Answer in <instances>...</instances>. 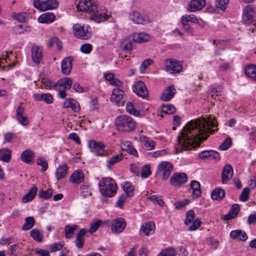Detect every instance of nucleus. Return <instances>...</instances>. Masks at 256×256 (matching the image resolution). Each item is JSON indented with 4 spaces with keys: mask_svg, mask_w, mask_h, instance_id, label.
Masks as SVG:
<instances>
[{
    "mask_svg": "<svg viewBox=\"0 0 256 256\" xmlns=\"http://www.w3.org/2000/svg\"><path fill=\"white\" fill-rule=\"evenodd\" d=\"M216 126L214 118L212 116L192 120L178 136L175 146L176 152H182L199 146L200 142L206 140L210 134L218 130L216 128L212 129Z\"/></svg>",
    "mask_w": 256,
    "mask_h": 256,
    "instance_id": "f257e3e1",
    "label": "nucleus"
},
{
    "mask_svg": "<svg viewBox=\"0 0 256 256\" xmlns=\"http://www.w3.org/2000/svg\"><path fill=\"white\" fill-rule=\"evenodd\" d=\"M76 8L78 11L90 14L91 19L98 23L108 20L110 16L104 12V8L98 7L96 0H80Z\"/></svg>",
    "mask_w": 256,
    "mask_h": 256,
    "instance_id": "f03ea898",
    "label": "nucleus"
},
{
    "mask_svg": "<svg viewBox=\"0 0 256 256\" xmlns=\"http://www.w3.org/2000/svg\"><path fill=\"white\" fill-rule=\"evenodd\" d=\"M136 122L128 115H120L115 120V125L117 130L123 132H130L136 127Z\"/></svg>",
    "mask_w": 256,
    "mask_h": 256,
    "instance_id": "7ed1b4c3",
    "label": "nucleus"
},
{
    "mask_svg": "<svg viewBox=\"0 0 256 256\" xmlns=\"http://www.w3.org/2000/svg\"><path fill=\"white\" fill-rule=\"evenodd\" d=\"M101 194L106 197H112L116 192L117 186L114 180L108 177L102 178L98 183Z\"/></svg>",
    "mask_w": 256,
    "mask_h": 256,
    "instance_id": "20e7f679",
    "label": "nucleus"
},
{
    "mask_svg": "<svg viewBox=\"0 0 256 256\" xmlns=\"http://www.w3.org/2000/svg\"><path fill=\"white\" fill-rule=\"evenodd\" d=\"M88 146L90 152L96 156H107L108 155L106 146L102 142L90 140L88 142Z\"/></svg>",
    "mask_w": 256,
    "mask_h": 256,
    "instance_id": "39448f33",
    "label": "nucleus"
},
{
    "mask_svg": "<svg viewBox=\"0 0 256 256\" xmlns=\"http://www.w3.org/2000/svg\"><path fill=\"white\" fill-rule=\"evenodd\" d=\"M34 8L40 11H46L56 8L58 3L56 0H47L40 2V0H34Z\"/></svg>",
    "mask_w": 256,
    "mask_h": 256,
    "instance_id": "423d86ee",
    "label": "nucleus"
},
{
    "mask_svg": "<svg viewBox=\"0 0 256 256\" xmlns=\"http://www.w3.org/2000/svg\"><path fill=\"white\" fill-rule=\"evenodd\" d=\"M172 170L173 166L171 163L163 161L158 165L156 172L162 176L163 180H165L168 178Z\"/></svg>",
    "mask_w": 256,
    "mask_h": 256,
    "instance_id": "0eeeda50",
    "label": "nucleus"
},
{
    "mask_svg": "<svg viewBox=\"0 0 256 256\" xmlns=\"http://www.w3.org/2000/svg\"><path fill=\"white\" fill-rule=\"evenodd\" d=\"M166 70L170 74H178L182 70L183 66L180 62L176 59H168L165 61Z\"/></svg>",
    "mask_w": 256,
    "mask_h": 256,
    "instance_id": "6e6552de",
    "label": "nucleus"
},
{
    "mask_svg": "<svg viewBox=\"0 0 256 256\" xmlns=\"http://www.w3.org/2000/svg\"><path fill=\"white\" fill-rule=\"evenodd\" d=\"M74 34L76 37L83 40H87L90 37V33L89 31L90 29L88 26H82L76 24L72 27Z\"/></svg>",
    "mask_w": 256,
    "mask_h": 256,
    "instance_id": "1a4fd4ad",
    "label": "nucleus"
},
{
    "mask_svg": "<svg viewBox=\"0 0 256 256\" xmlns=\"http://www.w3.org/2000/svg\"><path fill=\"white\" fill-rule=\"evenodd\" d=\"M188 180L186 174L184 172L174 173L170 179V184L174 187H180Z\"/></svg>",
    "mask_w": 256,
    "mask_h": 256,
    "instance_id": "9d476101",
    "label": "nucleus"
},
{
    "mask_svg": "<svg viewBox=\"0 0 256 256\" xmlns=\"http://www.w3.org/2000/svg\"><path fill=\"white\" fill-rule=\"evenodd\" d=\"M256 12L252 5H247L243 10L242 20L246 24H250L254 21Z\"/></svg>",
    "mask_w": 256,
    "mask_h": 256,
    "instance_id": "9b49d317",
    "label": "nucleus"
},
{
    "mask_svg": "<svg viewBox=\"0 0 256 256\" xmlns=\"http://www.w3.org/2000/svg\"><path fill=\"white\" fill-rule=\"evenodd\" d=\"M133 91L138 96L146 98L148 96V90L144 83L142 81H138L135 83L132 87Z\"/></svg>",
    "mask_w": 256,
    "mask_h": 256,
    "instance_id": "f8f14e48",
    "label": "nucleus"
},
{
    "mask_svg": "<svg viewBox=\"0 0 256 256\" xmlns=\"http://www.w3.org/2000/svg\"><path fill=\"white\" fill-rule=\"evenodd\" d=\"M31 55L32 60L34 63H40L42 58V48L37 44L32 45L31 48Z\"/></svg>",
    "mask_w": 256,
    "mask_h": 256,
    "instance_id": "ddd939ff",
    "label": "nucleus"
},
{
    "mask_svg": "<svg viewBox=\"0 0 256 256\" xmlns=\"http://www.w3.org/2000/svg\"><path fill=\"white\" fill-rule=\"evenodd\" d=\"M126 226V223L123 218H117L112 222V230L114 232L119 234L124 230Z\"/></svg>",
    "mask_w": 256,
    "mask_h": 256,
    "instance_id": "4468645a",
    "label": "nucleus"
},
{
    "mask_svg": "<svg viewBox=\"0 0 256 256\" xmlns=\"http://www.w3.org/2000/svg\"><path fill=\"white\" fill-rule=\"evenodd\" d=\"M25 108L20 104L16 110V120L22 126H27L29 124V120L26 116L23 115Z\"/></svg>",
    "mask_w": 256,
    "mask_h": 256,
    "instance_id": "2eb2a0df",
    "label": "nucleus"
},
{
    "mask_svg": "<svg viewBox=\"0 0 256 256\" xmlns=\"http://www.w3.org/2000/svg\"><path fill=\"white\" fill-rule=\"evenodd\" d=\"M124 94V92L122 89L118 88H114L112 92L110 100L112 102H114L116 104H120L122 103V100Z\"/></svg>",
    "mask_w": 256,
    "mask_h": 256,
    "instance_id": "dca6fc26",
    "label": "nucleus"
},
{
    "mask_svg": "<svg viewBox=\"0 0 256 256\" xmlns=\"http://www.w3.org/2000/svg\"><path fill=\"white\" fill-rule=\"evenodd\" d=\"M199 157L202 159L209 158L210 160H218L220 159L219 154L214 150H204L199 154Z\"/></svg>",
    "mask_w": 256,
    "mask_h": 256,
    "instance_id": "f3484780",
    "label": "nucleus"
},
{
    "mask_svg": "<svg viewBox=\"0 0 256 256\" xmlns=\"http://www.w3.org/2000/svg\"><path fill=\"white\" fill-rule=\"evenodd\" d=\"M233 168L230 164H226L224 168L222 176V184H226L232 178L233 175Z\"/></svg>",
    "mask_w": 256,
    "mask_h": 256,
    "instance_id": "a211bd4d",
    "label": "nucleus"
},
{
    "mask_svg": "<svg viewBox=\"0 0 256 256\" xmlns=\"http://www.w3.org/2000/svg\"><path fill=\"white\" fill-rule=\"evenodd\" d=\"M206 4L205 0H192L189 4L188 8L190 12H193L202 9Z\"/></svg>",
    "mask_w": 256,
    "mask_h": 256,
    "instance_id": "6ab92c4d",
    "label": "nucleus"
},
{
    "mask_svg": "<svg viewBox=\"0 0 256 256\" xmlns=\"http://www.w3.org/2000/svg\"><path fill=\"white\" fill-rule=\"evenodd\" d=\"M72 58L71 56L65 58L62 62V72L66 75L70 74L72 68Z\"/></svg>",
    "mask_w": 256,
    "mask_h": 256,
    "instance_id": "aec40b11",
    "label": "nucleus"
},
{
    "mask_svg": "<svg viewBox=\"0 0 256 256\" xmlns=\"http://www.w3.org/2000/svg\"><path fill=\"white\" fill-rule=\"evenodd\" d=\"M176 92V90L173 85H171L167 88L163 92L161 99L163 101H168L172 99Z\"/></svg>",
    "mask_w": 256,
    "mask_h": 256,
    "instance_id": "412c9836",
    "label": "nucleus"
},
{
    "mask_svg": "<svg viewBox=\"0 0 256 256\" xmlns=\"http://www.w3.org/2000/svg\"><path fill=\"white\" fill-rule=\"evenodd\" d=\"M56 20V16L52 12H46L41 14L38 18V22L42 24H50Z\"/></svg>",
    "mask_w": 256,
    "mask_h": 256,
    "instance_id": "4be33fe9",
    "label": "nucleus"
},
{
    "mask_svg": "<svg viewBox=\"0 0 256 256\" xmlns=\"http://www.w3.org/2000/svg\"><path fill=\"white\" fill-rule=\"evenodd\" d=\"M230 236L232 239L238 238L242 241H246L248 239L246 232L241 230H232L230 233Z\"/></svg>",
    "mask_w": 256,
    "mask_h": 256,
    "instance_id": "5701e85b",
    "label": "nucleus"
},
{
    "mask_svg": "<svg viewBox=\"0 0 256 256\" xmlns=\"http://www.w3.org/2000/svg\"><path fill=\"white\" fill-rule=\"evenodd\" d=\"M239 210V205L236 204H234L232 206L229 213L224 216V220H229L234 218L238 214Z\"/></svg>",
    "mask_w": 256,
    "mask_h": 256,
    "instance_id": "b1692460",
    "label": "nucleus"
},
{
    "mask_svg": "<svg viewBox=\"0 0 256 256\" xmlns=\"http://www.w3.org/2000/svg\"><path fill=\"white\" fill-rule=\"evenodd\" d=\"M154 224L152 222L143 224L140 228V232H142L146 236H149L154 232Z\"/></svg>",
    "mask_w": 256,
    "mask_h": 256,
    "instance_id": "393cba45",
    "label": "nucleus"
},
{
    "mask_svg": "<svg viewBox=\"0 0 256 256\" xmlns=\"http://www.w3.org/2000/svg\"><path fill=\"white\" fill-rule=\"evenodd\" d=\"M34 158V152L30 150H24L21 154L20 158L26 164L30 163Z\"/></svg>",
    "mask_w": 256,
    "mask_h": 256,
    "instance_id": "a878e982",
    "label": "nucleus"
},
{
    "mask_svg": "<svg viewBox=\"0 0 256 256\" xmlns=\"http://www.w3.org/2000/svg\"><path fill=\"white\" fill-rule=\"evenodd\" d=\"M190 186L192 190V196L194 198H198L200 196L201 190L200 183L196 180H192Z\"/></svg>",
    "mask_w": 256,
    "mask_h": 256,
    "instance_id": "bb28decb",
    "label": "nucleus"
},
{
    "mask_svg": "<svg viewBox=\"0 0 256 256\" xmlns=\"http://www.w3.org/2000/svg\"><path fill=\"white\" fill-rule=\"evenodd\" d=\"M38 191V188L33 186L30 190L22 198V202L24 203L32 200L35 197Z\"/></svg>",
    "mask_w": 256,
    "mask_h": 256,
    "instance_id": "cd10ccee",
    "label": "nucleus"
},
{
    "mask_svg": "<svg viewBox=\"0 0 256 256\" xmlns=\"http://www.w3.org/2000/svg\"><path fill=\"white\" fill-rule=\"evenodd\" d=\"M72 85V80L69 78H65L59 80L57 84H54V87L60 86L62 87L64 90H69Z\"/></svg>",
    "mask_w": 256,
    "mask_h": 256,
    "instance_id": "c85d7f7f",
    "label": "nucleus"
},
{
    "mask_svg": "<svg viewBox=\"0 0 256 256\" xmlns=\"http://www.w3.org/2000/svg\"><path fill=\"white\" fill-rule=\"evenodd\" d=\"M84 175L81 170L75 171L72 175L70 180L73 183H80L84 180Z\"/></svg>",
    "mask_w": 256,
    "mask_h": 256,
    "instance_id": "c756f323",
    "label": "nucleus"
},
{
    "mask_svg": "<svg viewBox=\"0 0 256 256\" xmlns=\"http://www.w3.org/2000/svg\"><path fill=\"white\" fill-rule=\"evenodd\" d=\"M68 166H67L64 164H62L56 170V176L58 180H60L64 178L68 172Z\"/></svg>",
    "mask_w": 256,
    "mask_h": 256,
    "instance_id": "7c9ffc66",
    "label": "nucleus"
},
{
    "mask_svg": "<svg viewBox=\"0 0 256 256\" xmlns=\"http://www.w3.org/2000/svg\"><path fill=\"white\" fill-rule=\"evenodd\" d=\"M245 73L252 80L256 81V65L251 64L246 66Z\"/></svg>",
    "mask_w": 256,
    "mask_h": 256,
    "instance_id": "2f4dec72",
    "label": "nucleus"
},
{
    "mask_svg": "<svg viewBox=\"0 0 256 256\" xmlns=\"http://www.w3.org/2000/svg\"><path fill=\"white\" fill-rule=\"evenodd\" d=\"M124 158L122 154L120 153L116 155H114L111 158L108 162L106 164V167L108 170H110L112 166L115 164L120 162Z\"/></svg>",
    "mask_w": 256,
    "mask_h": 256,
    "instance_id": "473e14b6",
    "label": "nucleus"
},
{
    "mask_svg": "<svg viewBox=\"0 0 256 256\" xmlns=\"http://www.w3.org/2000/svg\"><path fill=\"white\" fill-rule=\"evenodd\" d=\"M150 36L145 33L134 34L133 40L138 43H142L149 40Z\"/></svg>",
    "mask_w": 256,
    "mask_h": 256,
    "instance_id": "72a5a7b5",
    "label": "nucleus"
},
{
    "mask_svg": "<svg viewBox=\"0 0 256 256\" xmlns=\"http://www.w3.org/2000/svg\"><path fill=\"white\" fill-rule=\"evenodd\" d=\"M31 28L30 26L24 24H19L14 28V33L16 35H20L29 32Z\"/></svg>",
    "mask_w": 256,
    "mask_h": 256,
    "instance_id": "f704fd0d",
    "label": "nucleus"
},
{
    "mask_svg": "<svg viewBox=\"0 0 256 256\" xmlns=\"http://www.w3.org/2000/svg\"><path fill=\"white\" fill-rule=\"evenodd\" d=\"M12 152L8 148H4L0 150V160L4 162H8L11 158Z\"/></svg>",
    "mask_w": 256,
    "mask_h": 256,
    "instance_id": "c9c22d12",
    "label": "nucleus"
},
{
    "mask_svg": "<svg viewBox=\"0 0 256 256\" xmlns=\"http://www.w3.org/2000/svg\"><path fill=\"white\" fill-rule=\"evenodd\" d=\"M225 196V192L220 188H216L214 189L212 192V198L215 200H220Z\"/></svg>",
    "mask_w": 256,
    "mask_h": 256,
    "instance_id": "e433bc0d",
    "label": "nucleus"
},
{
    "mask_svg": "<svg viewBox=\"0 0 256 256\" xmlns=\"http://www.w3.org/2000/svg\"><path fill=\"white\" fill-rule=\"evenodd\" d=\"M12 16L13 19L18 20L19 22H25L28 20V14L26 12L12 14Z\"/></svg>",
    "mask_w": 256,
    "mask_h": 256,
    "instance_id": "4c0bfd02",
    "label": "nucleus"
},
{
    "mask_svg": "<svg viewBox=\"0 0 256 256\" xmlns=\"http://www.w3.org/2000/svg\"><path fill=\"white\" fill-rule=\"evenodd\" d=\"M30 236L34 240L38 242H42L43 240V234L42 232L36 228L31 230Z\"/></svg>",
    "mask_w": 256,
    "mask_h": 256,
    "instance_id": "58836bf2",
    "label": "nucleus"
},
{
    "mask_svg": "<svg viewBox=\"0 0 256 256\" xmlns=\"http://www.w3.org/2000/svg\"><path fill=\"white\" fill-rule=\"evenodd\" d=\"M122 188L124 192H125L126 196H132L134 194V186H132L131 184L129 182H124L122 185Z\"/></svg>",
    "mask_w": 256,
    "mask_h": 256,
    "instance_id": "ea45409f",
    "label": "nucleus"
},
{
    "mask_svg": "<svg viewBox=\"0 0 256 256\" xmlns=\"http://www.w3.org/2000/svg\"><path fill=\"white\" fill-rule=\"evenodd\" d=\"M35 220L33 217L28 216L25 218V222L22 230H27L30 229L34 224Z\"/></svg>",
    "mask_w": 256,
    "mask_h": 256,
    "instance_id": "a19ab883",
    "label": "nucleus"
},
{
    "mask_svg": "<svg viewBox=\"0 0 256 256\" xmlns=\"http://www.w3.org/2000/svg\"><path fill=\"white\" fill-rule=\"evenodd\" d=\"M130 18L134 22L137 24H144V21L140 14L137 12H132L130 15Z\"/></svg>",
    "mask_w": 256,
    "mask_h": 256,
    "instance_id": "79ce46f5",
    "label": "nucleus"
},
{
    "mask_svg": "<svg viewBox=\"0 0 256 256\" xmlns=\"http://www.w3.org/2000/svg\"><path fill=\"white\" fill-rule=\"evenodd\" d=\"M78 226L73 224L72 226L67 225L65 228L66 237L67 238H72L73 236L74 231L76 230Z\"/></svg>",
    "mask_w": 256,
    "mask_h": 256,
    "instance_id": "37998d69",
    "label": "nucleus"
},
{
    "mask_svg": "<svg viewBox=\"0 0 256 256\" xmlns=\"http://www.w3.org/2000/svg\"><path fill=\"white\" fill-rule=\"evenodd\" d=\"M48 44L50 47L56 46L58 50H61L62 48V42L56 37L51 38L48 42Z\"/></svg>",
    "mask_w": 256,
    "mask_h": 256,
    "instance_id": "c03bdc74",
    "label": "nucleus"
},
{
    "mask_svg": "<svg viewBox=\"0 0 256 256\" xmlns=\"http://www.w3.org/2000/svg\"><path fill=\"white\" fill-rule=\"evenodd\" d=\"M176 252L174 248H169L163 250L158 256H176Z\"/></svg>",
    "mask_w": 256,
    "mask_h": 256,
    "instance_id": "a18cd8bd",
    "label": "nucleus"
},
{
    "mask_svg": "<svg viewBox=\"0 0 256 256\" xmlns=\"http://www.w3.org/2000/svg\"><path fill=\"white\" fill-rule=\"evenodd\" d=\"M229 0H216V6L217 8L224 10L228 6Z\"/></svg>",
    "mask_w": 256,
    "mask_h": 256,
    "instance_id": "49530a36",
    "label": "nucleus"
},
{
    "mask_svg": "<svg viewBox=\"0 0 256 256\" xmlns=\"http://www.w3.org/2000/svg\"><path fill=\"white\" fill-rule=\"evenodd\" d=\"M126 110L128 113L134 115L138 116L139 112L134 108V106L131 102H128L126 105Z\"/></svg>",
    "mask_w": 256,
    "mask_h": 256,
    "instance_id": "de8ad7c7",
    "label": "nucleus"
},
{
    "mask_svg": "<svg viewBox=\"0 0 256 256\" xmlns=\"http://www.w3.org/2000/svg\"><path fill=\"white\" fill-rule=\"evenodd\" d=\"M52 195V189H48L46 190H41L38 193L40 197L46 200L50 198Z\"/></svg>",
    "mask_w": 256,
    "mask_h": 256,
    "instance_id": "09e8293b",
    "label": "nucleus"
},
{
    "mask_svg": "<svg viewBox=\"0 0 256 256\" xmlns=\"http://www.w3.org/2000/svg\"><path fill=\"white\" fill-rule=\"evenodd\" d=\"M92 46L91 44L86 43L80 46V50L84 54H88L92 52Z\"/></svg>",
    "mask_w": 256,
    "mask_h": 256,
    "instance_id": "8fccbe9b",
    "label": "nucleus"
},
{
    "mask_svg": "<svg viewBox=\"0 0 256 256\" xmlns=\"http://www.w3.org/2000/svg\"><path fill=\"white\" fill-rule=\"evenodd\" d=\"M181 22L186 32L189 34H192L194 32V29L190 27L188 22H186V20H184L181 18Z\"/></svg>",
    "mask_w": 256,
    "mask_h": 256,
    "instance_id": "3c124183",
    "label": "nucleus"
},
{
    "mask_svg": "<svg viewBox=\"0 0 256 256\" xmlns=\"http://www.w3.org/2000/svg\"><path fill=\"white\" fill-rule=\"evenodd\" d=\"M162 111L168 114H173L176 112V109L173 105L168 104L163 106Z\"/></svg>",
    "mask_w": 256,
    "mask_h": 256,
    "instance_id": "603ef678",
    "label": "nucleus"
},
{
    "mask_svg": "<svg viewBox=\"0 0 256 256\" xmlns=\"http://www.w3.org/2000/svg\"><path fill=\"white\" fill-rule=\"evenodd\" d=\"M250 192V190L248 188H245L242 190V191L240 196V200L242 202H246V200H248Z\"/></svg>",
    "mask_w": 256,
    "mask_h": 256,
    "instance_id": "864d4df0",
    "label": "nucleus"
},
{
    "mask_svg": "<svg viewBox=\"0 0 256 256\" xmlns=\"http://www.w3.org/2000/svg\"><path fill=\"white\" fill-rule=\"evenodd\" d=\"M194 218V213L193 210H189L186 213V216L184 221V224L186 225L190 224Z\"/></svg>",
    "mask_w": 256,
    "mask_h": 256,
    "instance_id": "5fc2aeb1",
    "label": "nucleus"
},
{
    "mask_svg": "<svg viewBox=\"0 0 256 256\" xmlns=\"http://www.w3.org/2000/svg\"><path fill=\"white\" fill-rule=\"evenodd\" d=\"M36 163L38 165L42 167V171L45 172L46 170L48 168V162L42 158H38L37 159Z\"/></svg>",
    "mask_w": 256,
    "mask_h": 256,
    "instance_id": "6e6d98bb",
    "label": "nucleus"
},
{
    "mask_svg": "<svg viewBox=\"0 0 256 256\" xmlns=\"http://www.w3.org/2000/svg\"><path fill=\"white\" fill-rule=\"evenodd\" d=\"M149 199L154 204H158L160 206H162L164 204V202L160 198L156 195L150 196Z\"/></svg>",
    "mask_w": 256,
    "mask_h": 256,
    "instance_id": "4d7b16f0",
    "label": "nucleus"
},
{
    "mask_svg": "<svg viewBox=\"0 0 256 256\" xmlns=\"http://www.w3.org/2000/svg\"><path fill=\"white\" fill-rule=\"evenodd\" d=\"M181 18L184 20H186V22H190L192 23H196V22H198V18L195 15L192 14L190 15H184Z\"/></svg>",
    "mask_w": 256,
    "mask_h": 256,
    "instance_id": "13d9d810",
    "label": "nucleus"
},
{
    "mask_svg": "<svg viewBox=\"0 0 256 256\" xmlns=\"http://www.w3.org/2000/svg\"><path fill=\"white\" fill-rule=\"evenodd\" d=\"M232 144V140L230 138H226L222 144L220 146L221 150H228Z\"/></svg>",
    "mask_w": 256,
    "mask_h": 256,
    "instance_id": "bf43d9fd",
    "label": "nucleus"
},
{
    "mask_svg": "<svg viewBox=\"0 0 256 256\" xmlns=\"http://www.w3.org/2000/svg\"><path fill=\"white\" fill-rule=\"evenodd\" d=\"M189 200L188 199H184L182 201H178L174 203L176 208L178 210L182 209L184 206L188 204Z\"/></svg>",
    "mask_w": 256,
    "mask_h": 256,
    "instance_id": "052dcab7",
    "label": "nucleus"
},
{
    "mask_svg": "<svg viewBox=\"0 0 256 256\" xmlns=\"http://www.w3.org/2000/svg\"><path fill=\"white\" fill-rule=\"evenodd\" d=\"M102 224V221L100 220H98L96 222L92 223L90 224V233L94 232L98 229V227L100 226Z\"/></svg>",
    "mask_w": 256,
    "mask_h": 256,
    "instance_id": "680f3d73",
    "label": "nucleus"
},
{
    "mask_svg": "<svg viewBox=\"0 0 256 256\" xmlns=\"http://www.w3.org/2000/svg\"><path fill=\"white\" fill-rule=\"evenodd\" d=\"M202 222L198 219H196L193 222L192 224L189 227L188 230L194 231L197 230L201 224Z\"/></svg>",
    "mask_w": 256,
    "mask_h": 256,
    "instance_id": "e2e57ef3",
    "label": "nucleus"
},
{
    "mask_svg": "<svg viewBox=\"0 0 256 256\" xmlns=\"http://www.w3.org/2000/svg\"><path fill=\"white\" fill-rule=\"evenodd\" d=\"M156 142L152 140H148L144 143V146L148 150H150L154 148Z\"/></svg>",
    "mask_w": 256,
    "mask_h": 256,
    "instance_id": "0e129e2a",
    "label": "nucleus"
},
{
    "mask_svg": "<svg viewBox=\"0 0 256 256\" xmlns=\"http://www.w3.org/2000/svg\"><path fill=\"white\" fill-rule=\"evenodd\" d=\"M152 62V60L150 59H147L144 60L141 64L140 70L141 72H144L147 67L150 66Z\"/></svg>",
    "mask_w": 256,
    "mask_h": 256,
    "instance_id": "69168bd1",
    "label": "nucleus"
},
{
    "mask_svg": "<svg viewBox=\"0 0 256 256\" xmlns=\"http://www.w3.org/2000/svg\"><path fill=\"white\" fill-rule=\"evenodd\" d=\"M128 196L126 194H122L121 195L118 199L117 202H116V205L118 207L121 208L122 206H123L126 200V198Z\"/></svg>",
    "mask_w": 256,
    "mask_h": 256,
    "instance_id": "338daca9",
    "label": "nucleus"
},
{
    "mask_svg": "<svg viewBox=\"0 0 256 256\" xmlns=\"http://www.w3.org/2000/svg\"><path fill=\"white\" fill-rule=\"evenodd\" d=\"M46 104H52L53 102V98L52 96L50 94H44L42 96V100Z\"/></svg>",
    "mask_w": 256,
    "mask_h": 256,
    "instance_id": "774afa93",
    "label": "nucleus"
}]
</instances>
